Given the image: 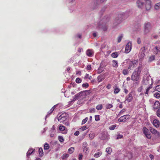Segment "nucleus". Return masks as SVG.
I'll list each match as a JSON object with an SVG mask.
<instances>
[{"mask_svg":"<svg viewBox=\"0 0 160 160\" xmlns=\"http://www.w3.org/2000/svg\"><path fill=\"white\" fill-rule=\"evenodd\" d=\"M142 69L141 65H139L132 73L131 78L132 80L137 81L139 80Z\"/></svg>","mask_w":160,"mask_h":160,"instance_id":"nucleus-1","label":"nucleus"},{"mask_svg":"<svg viewBox=\"0 0 160 160\" xmlns=\"http://www.w3.org/2000/svg\"><path fill=\"white\" fill-rule=\"evenodd\" d=\"M106 1L107 0H94V4L92 6L93 9L97 8L99 5L106 2Z\"/></svg>","mask_w":160,"mask_h":160,"instance_id":"nucleus-2","label":"nucleus"},{"mask_svg":"<svg viewBox=\"0 0 160 160\" xmlns=\"http://www.w3.org/2000/svg\"><path fill=\"white\" fill-rule=\"evenodd\" d=\"M123 19V15L122 14H118L114 20V24L116 25L120 23L122 21Z\"/></svg>","mask_w":160,"mask_h":160,"instance_id":"nucleus-3","label":"nucleus"},{"mask_svg":"<svg viewBox=\"0 0 160 160\" xmlns=\"http://www.w3.org/2000/svg\"><path fill=\"white\" fill-rule=\"evenodd\" d=\"M148 129L145 127L143 128L142 129V132L143 134L145 135L146 137L148 139H150L151 137V134L150 133H148Z\"/></svg>","mask_w":160,"mask_h":160,"instance_id":"nucleus-4","label":"nucleus"},{"mask_svg":"<svg viewBox=\"0 0 160 160\" xmlns=\"http://www.w3.org/2000/svg\"><path fill=\"white\" fill-rule=\"evenodd\" d=\"M145 56V47L142 48L140 50L139 53L138 54V57L140 59L143 58Z\"/></svg>","mask_w":160,"mask_h":160,"instance_id":"nucleus-5","label":"nucleus"},{"mask_svg":"<svg viewBox=\"0 0 160 160\" xmlns=\"http://www.w3.org/2000/svg\"><path fill=\"white\" fill-rule=\"evenodd\" d=\"M152 28L151 24L149 22L145 23L144 25V32L146 33L148 32Z\"/></svg>","mask_w":160,"mask_h":160,"instance_id":"nucleus-6","label":"nucleus"},{"mask_svg":"<svg viewBox=\"0 0 160 160\" xmlns=\"http://www.w3.org/2000/svg\"><path fill=\"white\" fill-rule=\"evenodd\" d=\"M132 48V43L129 42L127 44L126 46L125 52L128 53H129L131 50Z\"/></svg>","mask_w":160,"mask_h":160,"instance_id":"nucleus-7","label":"nucleus"},{"mask_svg":"<svg viewBox=\"0 0 160 160\" xmlns=\"http://www.w3.org/2000/svg\"><path fill=\"white\" fill-rule=\"evenodd\" d=\"M88 144L86 142L83 143L82 146L83 151L86 153H88L89 152V148L88 147Z\"/></svg>","mask_w":160,"mask_h":160,"instance_id":"nucleus-8","label":"nucleus"},{"mask_svg":"<svg viewBox=\"0 0 160 160\" xmlns=\"http://www.w3.org/2000/svg\"><path fill=\"white\" fill-rule=\"evenodd\" d=\"M133 91L130 92L128 96L126 97V100L128 102H131L133 99Z\"/></svg>","mask_w":160,"mask_h":160,"instance_id":"nucleus-9","label":"nucleus"},{"mask_svg":"<svg viewBox=\"0 0 160 160\" xmlns=\"http://www.w3.org/2000/svg\"><path fill=\"white\" fill-rule=\"evenodd\" d=\"M129 115H124L118 119L119 122H125L126 120L129 118Z\"/></svg>","mask_w":160,"mask_h":160,"instance_id":"nucleus-10","label":"nucleus"},{"mask_svg":"<svg viewBox=\"0 0 160 160\" xmlns=\"http://www.w3.org/2000/svg\"><path fill=\"white\" fill-rule=\"evenodd\" d=\"M146 2L145 5L146 9L147 10H149L151 7V1L150 0H145Z\"/></svg>","mask_w":160,"mask_h":160,"instance_id":"nucleus-11","label":"nucleus"},{"mask_svg":"<svg viewBox=\"0 0 160 160\" xmlns=\"http://www.w3.org/2000/svg\"><path fill=\"white\" fill-rule=\"evenodd\" d=\"M108 136V134L106 132H102L101 133V136L100 138L102 140H105L107 138Z\"/></svg>","mask_w":160,"mask_h":160,"instance_id":"nucleus-12","label":"nucleus"},{"mask_svg":"<svg viewBox=\"0 0 160 160\" xmlns=\"http://www.w3.org/2000/svg\"><path fill=\"white\" fill-rule=\"evenodd\" d=\"M67 118V116L64 115V114H62L58 118L59 121H64Z\"/></svg>","mask_w":160,"mask_h":160,"instance_id":"nucleus-13","label":"nucleus"},{"mask_svg":"<svg viewBox=\"0 0 160 160\" xmlns=\"http://www.w3.org/2000/svg\"><path fill=\"white\" fill-rule=\"evenodd\" d=\"M81 98L80 93H78L75 95L73 99L71 101V102H74L75 101L80 98Z\"/></svg>","mask_w":160,"mask_h":160,"instance_id":"nucleus-14","label":"nucleus"},{"mask_svg":"<svg viewBox=\"0 0 160 160\" xmlns=\"http://www.w3.org/2000/svg\"><path fill=\"white\" fill-rule=\"evenodd\" d=\"M102 63H101L100 67L98 69V74H100L104 70L103 68L105 67V66L102 65Z\"/></svg>","mask_w":160,"mask_h":160,"instance_id":"nucleus-15","label":"nucleus"},{"mask_svg":"<svg viewBox=\"0 0 160 160\" xmlns=\"http://www.w3.org/2000/svg\"><path fill=\"white\" fill-rule=\"evenodd\" d=\"M137 4L138 8H141L143 5V2L142 0H138L137 2Z\"/></svg>","mask_w":160,"mask_h":160,"instance_id":"nucleus-16","label":"nucleus"},{"mask_svg":"<svg viewBox=\"0 0 160 160\" xmlns=\"http://www.w3.org/2000/svg\"><path fill=\"white\" fill-rule=\"evenodd\" d=\"M65 127L63 126L60 125L59 127V129L61 131H63V133L65 134L67 133V131L65 130Z\"/></svg>","mask_w":160,"mask_h":160,"instance_id":"nucleus-17","label":"nucleus"},{"mask_svg":"<svg viewBox=\"0 0 160 160\" xmlns=\"http://www.w3.org/2000/svg\"><path fill=\"white\" fill-rule=\"evenodd\" d=\"M86 54L89 57H92L93 54L92 51L90 49H88L86 52Z\"/></svg>","mask_w":160,"mask_h":160,"instance_id":"nucleus-18","label":"nucleus"},{"mask_svg":"<svg viewBox=\"0 0 160 160\" xmlns=\"http://www.w3.org/2000/svg\"><path fill=\"white\" fill-rule=\"evenodd\" d=\"M153 125L156 127H158L159 126V122L157 119H155L153 122Z\"/></svg>","mask_w":160,"mask_h":160,"instance_id":"nucleus-19","label":"nucleus"},{"mask_svg":"<svg viewBox=\"0 0 160 160\" xmlns=\"http://www.w3.org/2000/svg\"><path fill=\"white\" fill-rule=\"evenodd\" d=\"M160 104V103L159 101H156L153 105V108L154 109H157L159 107Z\"/></svg>","mask_w":160,"mask_h":160,"instance_id":"nucleus-20","label":"nucleus"},{"mask_svg":"<svg viewBox=\"0 0 160 160\" xmlns=\"http://www.w3.org/2000/svg\"><path fill=\"white\" fill-rule=\"evenodd\" d=\"M149 130L150 132L153 134L157 133L158 135H159V133L155 129L151 128Z\"/></svg>","mask_w":160,"mask_h":160,"instance_id":"nucleus-21","label":"nucleus"},{"mask_svg":"<svg viewBox=\"0 0 160 160\" xmlns=\"http://www.w3.org/2000/svg\"><path fill=\"white\" fill-rule=\"evenodd\" d=\"M89 92L90 91L89 90H85L81 91L79 93L81 95V97L82 96L84 97L86 96L87 95V92Z\"/></svg>","mask_w":160,"mask_h":160,"instance_id":"nucleus-22","label":"nucleus"},{"mask_svg":"<svg viewBox=\"0 0 160 160\" xmlns=\"http://www.w3.org/2000/svg\"><path fill=\"white\" fill-rule=\"evenodd\" d=\"M103 79H104L103 76L102 75H100L98 77L97 80L98 82H101Z\"/></svg>","mask_w":160,"mask_h":160,"instance_id":"nucleus-23","label":"nucleus"},{"mask_svg":"<svg viewBox=\"0 0 160 160\" xmlns=\"http://www.w3.org/2000/svg\"><path fill=\"white\" fill-rule=\"evenodd\" d=\"M55 106H54L48 112V114L46 116V118L48 117L49 116V115L51 114V113H52L53 112Z\"/></svg>","mask_w":160,"mask_h":160,"instance_id":"nucleus-24","label":"nucleus"},{"mask_svg":"<svg viewBox=\"0 0 160 160\" xmlns=\"http://www.w3.org/2000/svg\"><path fill=\"white\" fill-rule=\"evenodd\" d=\"M150 81V78L147 77L144 80V83L145 85L149 83V81Z\"/></svg>","mask_w":160,"mask_h":160,"instance_id":"nucleus-25","label":"nucleus"},{"mask_svg":"<svg viewBox=\"0 0 160 160\" xmlns=\"http://www.w3.org/2000/svg\"><path fill=\"white\" fill-rule=\"evenodd\" d=\"M32 149H30L27 153V156L28 157L29 156L31 155L34 152H35V150L34 149L31 151Z\"/></svg>","mask_w":160,"mask_h":160,"instance_id":"nucleus-26","label":"nucleus"},{"mask_svg":"<svg viewBox=\"0 0 160 160\" xmlns=\"http://www.w3.org/2000/svg\"><path fill=\"white\" fill-rule=\"evenodd\" d=\"M39 153L40 155V156L42 157L43 155V152L42 148H39L38 150Z\"/></svg>","mask_w":160,"mask_h":160,"instance_id":"nucleus-27","label":"nucleus"},{"mask_svg":"<svg viewBox=\"0 0 160 160\" xmlns=\"http://www.w3.org/2000/svg\"><path fill=\"white\" fill-rule=\"evenodd\" d=\"M112 65L113 67L117 68L118 67V62L117 61L115 60H113L112 61Z\"/></svg>","mask_w":160,"mask_h":160,"instance_id":"nucleus-28","label":"nucleus"},{"mask_svg":"<svg viewBox=\"0 0 160 160\" xmlns=\"http://www.w3.org/2000/svg\"><path fill=\"white\" fill-rule=\"evenodd\" d=\"M102 154V152H96L95 153L94 155V157L95 158H98Z\"/></svg>","mask_w":160,"mask_h":160,"instance_id":"nucleus-29","label":"nucleus"},{"mask_svg":"<svg viewBox=\"0 0 160 160\" xmlns=\"http://www.w3.org/2000/svg\"><path fill=\"white\" fill-rule=\"evenodd\" d=\"M111 56L112 58H116L118 57V52H115L112 53Z\"/></svg>","mask_w":160,"mask_h":160,"instance_id":"nucleus-30","label":"nucleus"},{"mask_svg":"<svg viewBox=\"0 0 160 160\" xmlns=\"http://www.w3.org/2000/svg\"><path fill=\"white\" fill-rule=\"evenodd\" d=\"M50 148L49 145L46 142L45 143L44 145V149L45 150H48Z\"/></svg>","mask_w":160,"mask_h":160,"instance_id":"nucleus-31","label":"nucleus"},{"mask_svg":"<svg viewBox=\"0 0 160 160\" xmlns=\"http://www.w3.org/2000/svg\"><path fill=\"white\" fill-rule=\"evenodd\" d=\"M120 91V89L117 87H116L114 89V93L117 94Z\"/></svg>","mask_w":160,"mask_h":160,"instance_id":"nucleus-32","label":"nucleus"},{"mask_svg":"<svg viewBox=\"0 0 160 160\" xmlns=\"http://www.w3.org/2000/svg\"><path fill=\"white\" fill-rule=\"evenodd\" d=\"M74 150V147H71L69 148L68 150V152L70 154L72 153Z\"/></svg>","mask_w":160,"mask_h":160,"instance_id":"nucleus-33","label":"nucleus"},{"mask_svg":"<svg viewBox=\"0 0 160 160\" xmlns=\"http://www.w3.org/2000/svg\"><path fill=\"white\" fill-rule=\"evenodd\" d=\"M155 59V57L154 55H152L149 57V61L150 62H152V61L154 60Z\"/></svg>","mask_w":160,"mask_h":160,"instance_id":"nucleus-34","label":"nucleus"},{"mask_svg":"<svg viewBox=\"0 0 160 160\" xmlns=\"http://www.w3.org/2000/svg\"><path fill=\"white\" fill-rule=\"evenodd\" d=\"M102 108V104L98 105L96 106V108L98 110H101Z\"/></svg>","mask_w":160,"mask_h":160,"instance_id":"nucleus-35","label":"nucleus"},{"mask_svg":"<svg viewBox=\"0 0 160 160\" xmlns=\"http://www.w3.org/2000/svg\"><path fill=\"white\" fill-rule=\"evenodd\" d=\"M106 151L108 154H110L112 151V148H106Z\"/></svg>","mask_w":160,"mask_h":160,"instance_id":"nucleus-36","label":"nucleus"},{"mask_svg":"<svg viewBox=\"0 0 160 160\" xmlns=\"http://www.w3.org/2000/svg\"><path fill=\"white\" fill-rule=\"evenodd\" d=\"M155 51L154 52V53L156 54H157L159 52V50L158 49V48L157 46H156L154 48Z\"/></svg>","mask_w":160,"mask_h":160,"instance_id":"nucleus-37","label":"nucleus"},{"mask_svg":"<svg viewBox=\"0 0 160 160\" xmlns=\"http://www.w3.org/2000/svg\"><path fill=\"white\" fill-rule=\"evenodd\" d=\"M160 8V2L156 4L155 6V8L156 10H158Z\"/></svg>","mask_w":160,"mask_h":160,"instance_id":"nucleus-38","label":"nucleus"},{"mask_svg":"<svg viewBox=\"0 0 160 160\" xmlns=\"http://www.w3.org/2000/svg\"><path fill=\"white\" fill-rule=\"evenodd\" d=\"M123 37V35L122 34H121L118 38V42H120L122 39V38Z\"/></svg>","mask_w":160,"mask_h":160,"instance_id":"nucleus-39","label":"nucleus"},{"mask_svg":"<svg viewBox=\"0 0 160 160\" xmlns=\"http://www.w3.org/2000/svg\"><path fill=\"white\" fill-rule=\"evenodd\" d=\"M106 107L107 109H110L113 107V105L111 104H108L106 105Z\"/></svg>","mask_w":160,"mask_h":160,"instance_id":"nucleus-40","label":"nucleus"},{"mask_svg":"<svg viewBox=\"0 0 160 160\" xmlns=\"http://www.w3.org/2000/svg\"><path fill=\"white\" fill-rule=\"evenodd\" d=\"M89 137L90 139L91 140H92L94 138V134L93 133H90L89 134Z\"/></svg>","mask_w":160,"mask_h":160,"instance_id":"nucleus-41","label":"nucleus"},{"mask_svg":"<svg viewBox=\"0 0 160 160\" xmlns=\"http://www.w3.org/2000/svg\"><path fill=\"white\" fill-rule=\"evenodd\" d=\"M69 156V155L68 154H64L62 157V158L63 159L67 158Z\"/></svg>","mask_w":160,"mask_h":160,"instance_id":"nucleus-42","label":"nucleus"},{"mask_svg":"<svg viewBox=\"0 0 160 160\" xmlns=\"http://www.w3.org/2000/svg\"><path fill=\"white\" fill-rule=\"evenodd\" d=\"M154 96L156 98H159L160 97V94L158 92L155 93Z\"/></svg>","mask_w":160,"mask_h":160,"instance_id":"nucleus-43","label":"nucleus"},{"mask_svg":"<svg viewBox=\"0 0 160 160\" xmlns=\"http://www.w3.org/2000/svg\"><path fill=\"white\" fill-rule=\"evenodd\" d=\"M128 70L126 69H124L123 70L122 73L124 75H126L128 73Z\"/></svg>","mask_w":160,"mask_h":160,"instance_id":"nucleus-44","label":"nucleus"},{"mask_svg":"<svg viewBox=\"0 0 160 160\" xmlns=\"http://www.w3.org/2000/svg\"><path fill=\"white\" fill-rule=\"evenodd\" d=\"M95 119L96 121H99L100 119V116L99 115H96L95 116Z\"/></svg>","mask_w":160,"mask_h":160,"instance_id":"nucleus-45","label":"nucleus"},{"mask_svg":"<svg viewBox=\"0 0 160 160\" xmlns=\"http://www.w3.org/2000/svg\"><path fill=\"white\" fill-rule=\"evenodd\" d=\"M58 139L60 142H62L64 141V139L61 136H58Z\"/></svg>","mask_w":160,"mask_h":160,"instance_id":"nucleus-46","label":"nucleus"},{"mask_svg":"<svg viewBox=\"0 0 160 160\" xmlns=\"http://www.w3.org/2000/svg\"><path fill=\"white\" fill-rule=\"evenodd\" d=\"M82 86L83 88H87L88 87L89 84L88 83H84L82 84Z\"/></svg>","mask_w":160,"mask_h":160,"instance_id":"nucleus-47","label":"nucleus"},{"mask_svg":"<svg viewBox=\"0 0 160 160\" xmlns=\"http://www.w3.org/2000/svg\"><path fill=\"white\" fill-rule=\"evenodd\" d=\"M82 82L81 79L79 78H77L76 79V82L78 83H80Z\"/></svg>","mask_w":160,"mask_h":160,"instance_id":"nucleus-48","label":"nucleus"},{"mask_svg":"<svg viewBox=\"0 0 160 160\" xmlns=\"http://www.w3.org/2000/svg\"><path fill=\"white\" fill-rule=\"evenodd\" d=\"M116 127V125H113L109 127V129L110 130H113Z\"/></svg>","mask_w":160,"mask_h":160,"instance_id":"nucleus-49","label":"nucleus"},{"mask_svg":"<svg viewBox=\"0 0 160 160\" xmlns=\"http://www.w3.org/2000/svg\"><path fill=\"white\" fill-rule=\"evenodd\" d=\"M88 120V118L86 117L84 119H83L82 121V124H85Z\"/></svg>","mask_w":160,"mask_h":160,"instance_id":"nucleus-50","label":"nucleus"},{"mask_svg":"<svg viewBox=\"0 0 160 160\" xmlns=\"http://www.w3.org/2000/svg\"><path fill=\"white\" fill-rule=\"evenodd\" d=\"M156 90L160 92V85H157L156 87Z\"/></svg>","mask_w":160,"mask_h":160,"instance_id":"nucleus-51","label":"nucleus"},{"mask_svg":"<svg viewBox=\"0 0 160 160\" xmlns=\"http://www.w3.org/2000/svg\"><path fill=\"white\" fill-rule=\"evenodd\" d=\"M55 126L54 125H53L52 127L51 128V130L50 131L51 133L55 131Z\"/></svg>","mask_w":160,"mask_h":160,"instance_id":"nucleus-52","label":"nucleus"},{"mask_svg":"<svg viewBox=\"0 0 160 160\" xmlns=\"http://www.w3.org/2000/svg\"><path fill=\"white\" fill-rule=\"evenodd\" d=\"M125 109H123L122 110L119 112V113H118V116H120V115H121V114L123 112H125Z\"/></svg>","mask_w":160,"mask_h":160,"instance_id":"nucleus-53","label":"nucleus"},{"mask_svg":"<svg viewBox=\"0 0 160 160\" xmlns=\"http://www.w3.org/2000/svg\"><path fill=\"white\" fill-rule=\"evenodd\" d=\"M152 88L151 87H148L146 89V91L145 92V94H148V92L150 88Z\"/></svg>","mask_w":160,"mask_h":160,"instance_id":"nucleus-54","label":"nucleus"},{"mask_svg":"<svg viewBox=\"0 0 160 160\" xmlns=\"http://www.w3.org/2000/svg\"><path fill=\"white\" fill-rule=\"evenodd\" d=\"M96 111L95 109L94 108H92L90 109L89 110V112L90 113H93L95 112Z\"/></svg>","mask_w":160,"mask_h":160,"instance_id":"nucleus-55","label":"nucleus"},{"mask_svg":"<svg viewBox=\"0 0 160 160\" xmlns=\"http://www.w3.org/2000/svg\"><path fill=\"white\" fill-rule=\"evenodd\" d=\"M123 137V135L118 134L117 135L116 139H119L122 138Z\"/></svg>","mask_w":160,"mask_h":160,"instance_id":"nucleus-56","label":"nucleus"},{"mask_svg":"<svg viewBox=\"0 0 160 160\" xmlns=\"http://www.w3.org/2000/svg\"><path fill=\"white\" fill-rule=\"evenodd\" d=\"M157 115L158 117H160V109H158L157 112Z\"/></svg>","mask_w":160,"mask_h":160,"instance_id":"nucleus-57","label":"nucleus"},{"mask_svg":"<svg viewBox=\"0 0 160 160\" xmlns=\"http://www.w3.org/2000/svg\"><path fill=\"white\" fill-rule=\"evenodd\" d=\"M105 11V8H103L102 9L101 11L99 12V14H100L102 15L103 13Z\"/></svg>","mask_w":160,"mask_h":160,"instance_id":"nucleus-58","label":"nucleus"},{"mask_svg":"<svg viewBox=\"0 0 160 160\" xmlns=\"http://www.w3.org/2000/svg\"><path fill=\"white\" fill-rule=\"evenodd\" d=\"M142 86H141L138 88V92H140L142 91Z\"/></svg>","mask_w":160,"mask_h":160,"instance_id":"nucleus-59","label":"nucleus"},{"mask_svg":"<svg viewBox=\"0 0 160 160\" xmlns=\"http://www.w3.org/2000/svg\"><path fill=\"white\" fill-rule=\"evenodd\" d=\"M132 62V64L133 66H133L134 65H135V64H136V63H138V62L137 61H134Z\"/></svg>","mask_w":160,"mask_h":160,"instance_id":"nucleus-60","label":"nucleus"},{"mask_svg":"<svg viewBox=\"0 0 160 160\" xmlns=\"http://www.w3.org/2000/svg\"><path fill=\"white\" fill-rule=\"evenodd\" d=\"M91 66L90 65H88L87 66V70H89L91 69Z\"/></svg>","mask_w":160,"mask_h":160,"instance_id":"nucleus-61","label":"nucleus"},{"mask_svg":"<svg viewBox=\"0 0 160 160\" xmlns=\"http://www.w3.org/2000/svg\"><path fill=\"white\" fill-rule=\"evenodd\" d=\"M88 128L87 126H83V127L82 128V131H84V130H86V129H88Z\"/></svg>","mask_w":160,"mask_h":160,"instance_id":"nucleus-62","label":"nucleus"},{"mask_svg":"<svg viewBox=\"0 0 160 160\" xmlns=\"http://www.w3.org/2000/svg\"><path fill=\"white\" fill-rule=\"evenodd\" d=\"M79 134V132L78 131H77L74 133V135L75 136H78Z\"/></svg>","mask_w":160,"mask_h":160,"instance_id":"nucleus-63","label":"nucleus"},{"mask_svg":"<svg viewBox=\"0 0 160 160\" xmlns=\"http://www.w3.org/2000/svg\"><path fill=\"white\" fill-rule=\"evenodd\" d=\"M111 85L110 84H108L106 88H107V89H109L111 88Z\"/></svg>","mask_w":160,"mask_h":160,"instance_id":"nucleus-64","label":"nucleus"}]
</instances>
